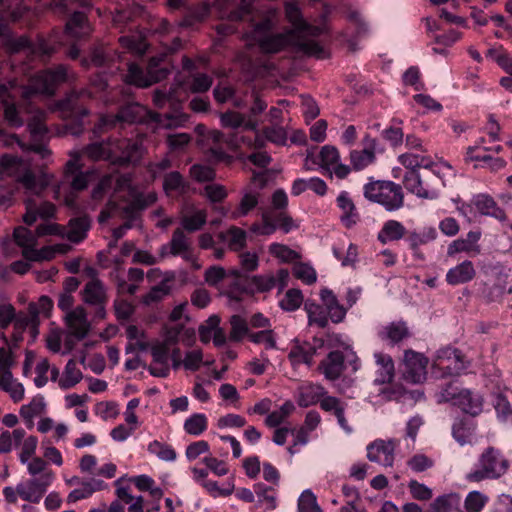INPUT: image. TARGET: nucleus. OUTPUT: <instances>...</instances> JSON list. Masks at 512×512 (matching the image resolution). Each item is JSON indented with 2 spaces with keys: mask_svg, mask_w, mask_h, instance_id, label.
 Returning <instances> with one entry per match:
<instances>
[{
  "mask_svg": "<svg viewBox=\"0 0 512 512\" xmlns=\"http://www.w3.org/2000/svg\"><path fill=\"white\" fill-rule=\"evenodd\" d=\"M275 12L268 10L266 16L255 22L252 14L246 17L251 21V37L255 40L260 49L265 53H277L287 47H291L296 53L316 61H323L330 57V51L318 41L307 37L303 31H286L268 35L274 26Z\"/></svg>",
  "mask_w": 512,
  "mask_h": 512,
  "instance_id": "1",
  "label": "nucleus"
},
{
  "mask_svg": "<svg viewBox=\"0 0 512 512\" xmlns=\"http://www.w3.org/2000/svg\"><path fill=\"white\" fill-rule=\"evenodd\" d=\"M105 195H109V201L99 215L101 223L107 221L117 210L130 213L144 209L156 201V194L153 191L141 193L133 188L132 180L128 175L104 176L93 189L92 198L101 200Z\"/></svg>",
  "mask_w": 512,
  "mask_h": 512,
  "instance_id": "2",
  "label": "nucleus"
},
{
  "mask_svg": "<svg viewBox=\"0 0 512 512\" xmlns=\"http://www.w3.org/2000/svg\"><path fill=\"white\" fill-rule=\"evenodd\" d=\"M66 76L63 66H58L55 71L44 70L30 79L28 86H19L16 80L10 81L8 85H0V103L4 105V117L7 123L14 128L23 125L16 107L9 102L17 95L23 98H30L32 94L52 95L58 83L64 81Z\"/></svg>",
  "mask_w": 512,
  "mask_h": 512,
  "instance_id": "3",
  "label": "nucleus"
},
{
  "mask_svg": "<svg viewBox=\"0 0 512 512\" xmlns=\"http://www.w3.org/2000/svg\"><path fill=\"white\" fill-rule=\"evenodd\" d=\"M254 138L251 139L247 136L235 133L228 139L224 138V134L218 130H211L205 135V140L212 143L214 146L209 149V159L214 162H230L231 157L227 155L217 145L221 142H226L234 148L246 146L248 148L259 149L265 145V141H270L276 145H285L287 142L286 130L281 126H271L263 130L262 134L256 129L253 131Z\"/></svg>",
  "mask_w": 512,
  "mask_h": 512,
  "instance_id": "4",
  "label": "nucleus"
},
{
  "mask_svg": "<svg viewBox=\"0 0 512 512\" xmlns=\"http://www.w3.org/2000/svg\"><path fill=\"white\" fill-rule=\"evenodd\" d=\"M78 153L80 157L83 154L94 161L109 160L117 164L135 163L142 157L144 146L142 138H137L135 140L92 143Z\"/></svg>",
  "mask_w": 512,
  "mask_h": 512,
  "instance_id": "5",
  "label": "nucleus"
},
{
  "mask_svg": "<svg viewBox=\"0 0 512 512\" xmlns=\"http://www.w3.org/2000/svg\"><path fill=\"white\" fill-rule=\"evenodd\" d=\"M0 38L8 52H25L27 55H33L43 61L55 53L57 46L62 44L57 33L48 39L41 38L36 43L30 42L24 36L14 38L7 26L6 15L3 11H0Z\"/></svg>",
  "mask_w": 512,
  "mask_h": 512,
  "instance_id": "6",
  "label": "nucleus"
},
{
  "mask_svg": "<svg viewBox=\"0 0 512 512\" xmlns=\"http://www.w3.org/2000/svg\"><path fill=\"white\" fill-rule=\"evenodd\" d=\"M193 66H182V70L176 78L175 89L166 97L164 94L157 93L154 101L159 107L164 106L166 101L180 102L186 98L187 93H202L212 86V78L206 74L194 72Z\"/></svg>",
  "mask_w": 512,
  "mask_h": 512,
  "instance_id": "7",
  "label": "nucleus"
},
{
  "mask_svg": "<svg viewBox=\"0 0 512 512\" xmlns=\"http://www.w3.org/2000/svg\"><path fill=\"white\" fill-rule=\"evenodd\" d=\"M0 174L5 177H12L21 183L30 195H39L49 183V177L42 175L36 177L30 171V164L17 157L4 155L0 158Z\"/></svg>",
  "mask_w": 512,
  "mask_h": 512,
  "instance_id": "8",
  "label": "nucleus"
},
{
  "mask_svg": "<svg viewBox=\"0 0 512 512\" xmlns=\"http://www.w3.org/2000/svg\"><path fill=\"white\" fill-rule=\"evenodd\" d=\"M439 402H452L460 407L467 416H477L480 407L477 394L470 389L459 387L455 384H449L443 389L439 396Z\"/></svg>",
  "mask_w": 512,
  "mask_h": 512,
  "instance_id": "9",
  "label": "nucleus"
},
{
  "mask_svg": "<svg viewBox=\"0 0 512 512\" xmlns=\"http://www.w3.org/2000/svg\"><path fill=\"white\" fill-rule=\"evenodd\" d=\"M82 163L80 162V154L76 152L70 153V159L66 163V177L73 176L70 182L71 192L64 196V203L69 207L75 206V192L84 190L94 176V171L81 172Z\"/></svg>",
  "mask_w": 512,
  "mask_h": 512,
  "instance_id": "10",
  "label": "nucleus"
},
{
  "mask_svg": "<svg viewBox=\"0 0 512 512\" xmlns=\"http://www.w3.org/2000/svg\"><path fill=\"white\" fill-rule=\"evenodd\" d=\"M13 238L16 244L22 249V255L29 261L49 260L53 258L55 250L52 247L36 249L37 234L29 229L19 226L15 228Z\"/></svg>",
  "mask_w": 512,
  "mask_h": 512,
  "instance_id": "11",
  "label": "nucleus"
},
{
  "mask_svg": "<svg viewBox=\"0 0 512 512\" xmlns=\"http://www.w3.org/2000/svg\"><path fill=\"white\" fill-rule=\"evenodd\" d=\"M161 256L167 255L180 256L188 262L195 270L202 267L198 257L194 253L190 238L184 233L183 229L178 228L173 232L170 242L161 247Z\"/></svg>",
  "mask_w": 512,
  "mask_h": 512,
  "instance_id": "12",
  "label": "nucleus"
},
{
  "mask_svg": "<svg viewBox=\"0 0 512 512\" xmlns=\"http://www.w3.org/2000/svg\"><path fill=\"white\" fill-rule=\"evenodd\" d=\"M262 222L251 226V231L258 235H271L280 228L284 233H289L299 227V223L284 211H280L275 219L269 210H264L261 215Z\"/></svg>",
  "mask_w": 512,
  "mask_h": 512,
  "instance_id": "13",
  "label": "nucleus"
},
{
  "mask_svg": "<svg viewBox=\"0 0 512 512\" xmlns=\"http://www.w3.org/2000/svg\"><path fill=\"white\" fill-rule=\"evenodd\" d=\"M432 366L444 376H453L466 369V361L458 350L447 347L437 351Z\"/></svg>",
  "mask_w": 512,
  "mask_h": 512,
  "instance_id": "14",
  "label": "nucleus"
},
{
  "mask_svg": "<svg viewBox=\"0 0 512 512\" xmlns=\"http://www.w3.org/2000/svg\"><path fill=\"white\" fill-rule=\"evenodd\" d=\"M428 358L422 353L406 350L403 357V378L413 384H420L427 376Z\"/></svg>",
  "mask_w": 512,
  "mask_h": 512,
  "instance_id": "15",
  "label": "nucleus"
},
{
  "mask_svg": "<svg viewBox=\"0 0 512 512\" xmlns=\"http://www.w3.org/2000/svg\"><path fill=\"white\" fill-rule=\"evenodd\" d=\"M144 108L137 103H128L120 112L111 117L103 115L98 125L95 127V133H101L111 128H116L121 123H133L142 119Z\"/></svg>",
  "mask_w": 512,
  "mask_h": 512,
  "instance_id": "16",
  "label": "nucleus"
},
{
  "mask_svg": "<svg viewBox=\"0 0 512 512\" xmlns=\"http://www.w3.org/2000/svg\"><path fill=\"white\" fill-rule=\"evenodd\" d=\"M127 75L128 81L139 87L150 86L162 79L168 74V69L161 66H129Z\"/></svg>",
  "mask_w": 512,
  "mask_h": 512,
  "instance_id": "17",
  "label": "nucleus"
},
{
  "mask_svg": "<svg viewBox=\"0 0 512 512\" xmlns=\"http://www.w3.org/2000/svg\"><path fill=\"white\" fill-rule=\"evenodd\" d=\"M398 443L394 439H377L367 446V458L383 467L393 466L395 449Z\"/></svg>",
  "mask_w": 512,
  "mask_h": 512,
  "instance_id": "18",
  "label": "nucleus"
},
{
  "mask_svg": "<svg viewBox=\"0 0 512 512\" xmlns=\"http://www.w3.org/2000/svg\"><path fill=\"white\" fill-rule=\"evenodd\" d=\"M321 171L345 178L350 173V167L341 162L340 153L335 146L324 145L319 151Z\"/></svg>",
  "mask_w": 512,
  "mask_h": 512,
  "instance_id": "19",
  "label": "nucleus"
},
{
  "mask_svg": "<svg viewBox=\"0 0 512 512\" xmlns=\"http://www.w3.org/2000/svg\"><path fill=\"white\" fill-rule=\"evenodd\" d=\"M254 0H215L221 18L231 21L244 20L253 13Z\"/></svg>",
  "mask_w": 512,
  "mask_h": 512,
  "instance_id": "20",
  "label": "nucleus"
},
{
  "mask_svg": "<svg viewBox=\"0 0 512 512\" xmlns=\"http://www.w3.org/2000/svg\"><path fill=\"white\" fill-rule=\"evenodd\" d=\"M508 468V462L502 458L500 452L494 448H488L482 454V479H495L503 475Z\"/></svg>",
  "mask_w": 512,
  "mask_h": 512,
  "instance_id": "21",
  "label": "nucleus"
},
{
  "mask_svg": "<svg viewBox=\"0 0 512 512\" xmlns=\"http://www.w3.org/2000/svg\"><path fill=\"white\" fill-rule=\"evenodd\" d=\"M376 146V140L366 135L363 139V149L350 152L351 165L355 170H362L374 163Z\"/></svg>",
  "mask_w": 512,
  "mask_h": 512,
  "instance_id": "22",
  "label": "nucleus"
},
{
  "mask_svg": "<svg viewBox=\"0 0 512 512\" xmlns=\"http://www.w3.org/2000/svg\"><path fill=\"white\" fill-rule=\"evenodd\" d=\"M52 308V302L47 296L40 297L38 303H33L29 305L28 313L26 314H18L16 318V326L35 327L37 323V319L40 316H48L50 309Z\"/></svg>",
  "mask_w": 512,
  "mask_h": 512,
  "instance_id": "23",
  "label": "nucleus"
},
{
  "mask_svg": "<svg viewBox=\"0 0 512 512\" xmlns=\"http://www.w3.org/2000/svg\"><path fill=\"white\" fill-rule=\"evenodd\" d=\"M49 479L50 475L48 474L45 482L36 480V478L21 482L17 485V493L25 501L38 503L51 485Z\"/></svg>",
  "mask_w": 512,
  "mask_h": 512,
  "instance_id": "24",
  "label": "nucleus"
},
{
  "mask_svg": "<svg viewBox=\"0 0 512 512\" xmlns=\"http://www.w3.org/2000/svg\"><path fill=\"white\" fill-rule=\"evenodd\" d=\"M66 325L72 334L77 339H83L90 328L86 312L83 307L78 306L65 314Z\"/></svg>",
  "mask_w": 512,
  "mask_h": 512,
  "instance_id": "25",
  "label": "nucleus"
},
{
  "mask_svg": "<svg viewBox=\"0 0 512 512\" xmlns=\"http://www.w3.org/2000/svg\"><path fill=\"white\" fill-rule=\"evenodd\" d=\"M162 340L171 346L181 341L186 346H191L195 340V330L186 328L182 323L167 325L162 332Z\"/></svg>",
  "mask_w": 512,
  "mask_h": 512,
  "instance_id": "26",
  "label": "nucleus"
},
{
  "mask_svg": "<svg viewBox=\"0 0 512 512\" xmlns=\"http://www.w3.org/2000/svg\"><path fill=\"white\" fill-rule=\"evenodd\" d=\"M476 430L477 422L474 417L465 416L453 425L452 435L461 446H464L476 442Z\"/></svg>",
  "mask_w": 512,
  "mask_h": 512,
  "instance_id": "27",
  "label": "nucleus"
},
{
  "mask_svg": "<svg viewBox=\"0 0 512 512\" xmlns=\"http://www.w3.org/2000/svg\"><path fill=\"white\" fill-rule=\"evenodd\" d=\"M387 211H396L404 204V195L400 185L386 181L378 201Z\"/></svg>",
  "mask_w": 512,
  "mask_h": 512,
  "instance_id": "28",
  "label": "nucleus"
},
{
  "mask_svg": "<svg viewBox=\"0 0 512 512\" xmlns=\"http://www.w3.org/2000/svg\"><path fill=\"white\" fill-rule=\"evenodd\" d=\"M285 13L289 22L294 26V29H291L290 31H303L307 37L314 40L315 37L322 33V28L317 26H310L303 20L301 12L296 4L287 3L285 6Z\"/></svg>",
  "mask_w": 512,
  "mask_h": 512,
  "instance_id": "29",
  "label": "nucleus"
},
{
  "mask_svg": "<svg viewBox=\"0 0 512 512\" xmlns=\"http://www.w3.org/2000/svg\"><path fill=\"white\" fill-rule=\"evenodd\" d=\"M325 394L326 390L323 386L306 382L297 388L295 398L300 407L306 408L318 404Z\"/></svg>",
  "mask_w": 512,
  "mask_h": 512,
  "instance_id": "30",
  "label": "nucleus"
},
{
  "mask_svg": "<svg viewBox=\"0 0 512 512\" xmlns=\"http://www.w3.org/2000/svg\"><path fill=\"white\" fill-rule=\"evenodd\" d=\"M403 183L407 191L423 199H436L438 191L423 185L420 174L417 170H410L404 175Z\"/></svg>",
  "mask_w": 512,
  "mask_h": 512,
  "instance_id": "31",
  "label": "nucleus"
},
{
  "mask_svg": "<svg viewBox=\"0 0 512 512\" xmlns=\"http://www.w3.org/2000/svg\"><path fill=\"white\" fill-rule=\"evenodd\" d=\"M336 203L341 210V223L346 228L355 226L360 217L350 194L347 191H341L336 198Z\"/></svg>",
  "mask_w": 512,
  "mask_h": 512,
  "instance_id": "32",
  "label": "nucleus"
},
{
  "mask_svg": "<svg viewBox=\"0 0 512 512\" xmlns=\"http://www.w3.org/2000/svg\"><path fill=\"white\" fill-rule=\"evenodd\" d=\"M220 319L216 316H210L205 323H203L199 327V336L200 340L203 343H208L210 340H213L215 346H222L225 341V333L219 327Z\"/></svg>",
  "mask_w": 512,
  "mask_h": 512,
  "instance_id": "33",
  "label": "nucleus"
},
{
  "mask_svg": "<svg viewBox=\"0 0 512 512\" xmlns=\"http://www.w3.org/2000/svg\"><path fill=\"white\" fill-rule=\"evenodd\" d=\"M55 206L50 202H41L39 205L31 198L26 200V213L23 220L27 225H32L36 219H48L54 216Z\"/></svg>",
  "mask_w": 512,
  "mask_h": 512,
  "instance_id": "34",
  "label": "nucleus"
},
{
  "mask_svg": "<svg viewBox=\"0 0 512 512\" xmlns=\"http://www.w3.org/2000/svg\"><path fill=\"white\" fill-rule=\"evenodd\" d=\"M182 229L188 232L200 230L207 220V212L195 206H186L181 212Z\"/></svg>",
  "mask_w": 512,
  "mask_h": 512,
  "instance_id": "35",
  "label": "nucleus"
},
{
  "mask_svg": "<svg viewBox=\"0 0 512 512\" xmlns=\"http://www.w3.org/2000/svg\"><path fill=\"white\" fill-rule=\"evenodd\" d=\"M91 32L92 28L86 15L82 12H74L66 23L64 35L72 38H83L90 35Z\"/></svg>",
  "mask_w": 512,
  "mask_h": 512,
  "instance_id": "36",
  "label": "nucleus"
},
{
  "mask_svg": "<svg viewBox=\"0 0 512 512\" xmlns=\"http://www.w3.org/2000/svg\"><path fill=\"white\" fill-rule=\"evenodd\" d=\"M46 403L44 397L41 395L35 396L28 404L22 405L19 411L26 427L32 429L34 427V420L45 413Z\"/></svg>",
  "mask_w": 512,
  "mask_h": 512,
  "instance_id": "37",
  "label": "nucleus"
},
{
  "mask_svg": "<svg viewBox=\"0 0 512 512\" xmlns=\"http://www.w3.org/2000/svg\"><path fill=\"white\" fill-rule=\"evenodd\" d=\"M378 336L381 340L394 345L409 337V330L403 321L392 322L381 326L378 330Z\"/></svg>",
  "mask_w": 512,
  "mask_h": 512,
  "instance_id": "38",
  "label": "nucleus"
},
{
  "mask_svg": "<svg viewBox=\"0 0 512 512\" xmlns=\"http://www.w3.org/2000/svg\"><path fill=\"white\" fill-rule=\"evenodd\" d=\"M375 362L378 366L375 384L390 383L394 377V362L390 355L377 352L374 354Z\"/></svg>",
  "mask_w": 512,
  "mask_h": 512,
  "instance_id": "39",
  "label": "nucleus"
},
{
  "mask_svg": "<svg viewBox=\"0 0 512 512\" xmlns=\"http://www.w3.org/2000/svg\"><path fill=\"white\" fill-rule=\"evenodd\" d=\"M0 390L6 392L15 403L24 399L25 388L14 378L11 371L6 370L0 374Z\"/></svg>",
  "mask_w": 512,
  "mask_h": 512,
  "instance_id": "40",
  "label": "nucleus"
},
{
  "mask_svg": "<svg viewBox=\"0 0 512 512\" xmlns=\"http://www.w3.org/2000/svg\"><path fill=\"white\" fill-rule=\"evenodd\" d=\"M306 190H312L317 195L323 196L327 191V185L324 180L318 177H312L309 179L297 178L294 180L291 187V194L293 196H299Z\"/></svg>",
  "mask_w": 512,
  "mask_h": 512,
  "instance_id": "41",
  "label": "nucleus"
},
{
  "mask_svg": "<svg viewBox=\"0 0 512 512\" xmlns=\"http://www.w3.org/2000/svg\"><path fill=\"white\" fill-rule=\"evenodd\" d=\"M476 275L475 268L470 261H463L459 265L448 270L446 281L450 285H458L466 283Z\"/></svg>",
  "mask_w": 512,
  "mask_h": 512,
  "instance_id": "42",
  "label": "nucleus"
},
{
  "mask_svg": "<svg viewBox=\"0 0 512 512\" xmlns=\"http://www.w3.org/2000/svg\"><path fill=\"white\" fill-rule=\"evenodd\" d=\"M106 487V484L99 479H91L81 483L79 488L72 490L67 496V502L69 504L77 501L87 499L93 495L96 491H100Z\"/></svg>",
  "mask_w": 512,
  "mask_h": 512,
  "instance_id": "43",
  "label": "nucleus"
},
{
  "mask_svg": "<svg viewBox=\"0 0 512 512\" xmlns=\"http://www.w3.org/2000/svg\"><path fill=\"white\" fill-rule=\"evenodd\" d=\"M22 464L26 465L28 474L33 478H36V480L45 482L46 475L48 474L50 475V484H52V482L55 479L54 472L49 468L47 461H45V459L41 457L34 456L32 458L27 459V462Z\"/></svg>",
  "mask_w": 512,
  "mask_h": 512,
  "instance_id": "44",
  "label": "nucleus"
},
{
  "mask_svg": "<svg viewBox=\"0 0 512 512\" xmlns=\"http://www.w3.org/2000/svg\"><path fill=\"white\" fill-rule=\"evenodd\" d=\"M398 161L410 170H417V168H432L433 160L429 155L420 151H408L399 155Z\"/></svg>",
  "mask_w": 512,
  "mask_h": 512,
  "instance_id": "45",
  "label": "nucleus"
},
{
  "mask_svg": "<svg viewBox=\"0 0 512 512\" xmlns=\"http://www.w3.org/2000/svg\"><path fill=\"white\" fill-rule=\"evenodd\" d=\"M221 125L225 128L237 129L242 127L244 131H256L257 122L245 120V117L235 111H228L220 115Z\"/></svg>",
  "mask_w": 512,
  "mask_h": 512,
  "instance_id": "46",
  "label": "nucleus"
},
{
  "mask_svg": "<svg viewBox=\"0 0 512 512\" xmlns=\"http://www.w3.org/2000/svg\"><path fill=\"white\" fill-rule=\"evenodd\" d=\"M479 234L475 232H470L467 234L466 238L457 239L453 241L449 246L447 253L449 256H452L459 252H465L468 254L477 253L478 252V241Z\"/></svg>",
  "mask_w": 512,
  "mask_h": 512,
  "instance_id": "47",
  "label": "nucleus"
},
{
  "mask_svg": "<svg viewBox=\"0 0 512 512\" xmlns=\"http://www.w3.org/2000/svg\"><path fill=\"white\" fill-rule=\"evenodd\" d=\"M343 355L338 351L329 353L328 357L322 362L321 369L324 376L329 380L337 379L343 370Z\"/></svg>",
  "mask_w": 512,
  "mask_h": 512,
  "instance_id": "48",
  "label": "nucleus"
},
{
  "mask_svg": "<svg viewBox=\"0 0 512 512\" xmlns=\"http://www.w3.org/2000/svg\"><path fill=\"white\" fill-rule=\"evenodd\" d=\"M119 43L121 47L136 56H142L148 47L145 36L140 32L121 36Z\"/></svg>",
  "mask_w": 512,
  "mask_h": 512,
  "instance_id": "49",
  "label": "nucleus"
},
{
  "mask_svg": "<svg viewBox=\"0 0 512 512\" xmlns=\"http://www.w3.org/2000/svg\"><path fill=\"white\" fill-rule=\"evenodd\" d=\"M406 232L402 223L396 220H388L383 224L382 229L378 233V240L385 244L391 241L400 240Z\"/></svg>",
  "mask_w": 512,
  "mask_h": 512,
  "instance_id": "50",
  "label": "nucleus"
},
{
  "mask_svg": "<svg viewBox=\"0 0 512 512\" xmlns=\"http://www.w3.org/2000/svg\"><path fill=\"white\" fill-rule=\"evenodd\" d=\"M258 202L259 192L246 190L242 195L238 207L231 212L229 217L231 219H238L240 217L248 215L249 212L252 211L258 205Z\"/></svg>",
  "mask_w": 512,
  "mask_h": 512,
  "instance_id": "51",
  "label": "nucleus"
},
{
  "mask_svg": "<svg viewBox=\"0 0 512 512\" xmlns=\"http://www.w3.org/2000/svg\"><path fill=\"white\" fill-rule=\"evenodd\" d=\"M315 353L316 347L308 343L295 345L289 352V359L293 365L304 363L310 366L312 364L313 356Z\"/></svg>",
  "mask_w": 512,
  "mask_h": 512,
  "instance_id": "52",
  "label": "nucleus"
},
{
  "mask_svg": "<svg viewBox=\"0 0 512 512\" xmlns=\"http://www.w3.org/2000/svg\"><path fill=\"white\" fill-rule=\"evenodd\" d=\"M288 275L289 274L287 270L281 269L277 272V279L271 275L255 276L252 279V283L258 291L266 292L276 286L277 280L280 282L281 287H283L286 283Z\"/></svg>",
  "mask_w": 512,
  "mask_h": 512,
  "instance_id": "53",
  "label": "nucleus"
},
{
  "mask_svg": "<svg viewBox=\"0 0 512 512\" xmlns=\"http://www.w3.org/2000/svg\"><path fill=\"white\" fill-rule=\"evenodd\" d=\"M461 497L457 493H449L437 497L430 505V512H452L460 505Z\"/></svg>",
  "mask_w": 512,
  "mask_h": 512,
  "instance_id": "54",
  "label": "nucleus"
},
{
  "mask_svg": "<svg viewBox=\"0 0 512 512\" xmlns=\"http://www.w3.org/2000/svg\"><path fill=\"white\" fill-rule=\"evenodd\" d=\"M82 379V372L74 360H69L65 366L62 377L59 379V386L62 389H69L78 384Z\"/></svg>",
  "mask_w": 512,
  "mask_h": 512,
  "instance_id": "55",
  "label": "nucleus"
},
{
  "mask_svg": "<svg viewBox=\"0 0 512 512\" xmlns=\"http://www.w3.org/2000/svg\"><path fill=\"white\" fill-rule=\"evenodd\" d=\"M345 249V243L343 241H339L337 245H334L332 248L333 255L337 258L342 266H350L356 263L358 259V248L353 243H349L346 250V255L343 256V251Z\"/></svg>",
  "mask_w": 512,
  "mask_h": 512,
  "instance_id": "56",
  "label": "nucleus"
},
{
  "mask_svg": "<svg viewBox=\"0 0 512 512\" xmlns=\"http://www.w3.org/2000/svg\"><path fill=\"white\" fill-rule=\"evenodd\" d=\"M208 427L207 416L203 413H194L189 416L183 425L185 432L189 435L199 436Z\"/></svg>",
  "mask_w": 512,
  "mask_h": 512,
  "instance_id": "57",
  "label": "nucleus"
},
{
  "mask_svg": "<svg viewBox=\"0 0 512 512\" xmlns=\"http://www.w3.org/2000/svg\"><path fill=\"white\" fill-rule=\"evenodd\" d=\"M305 310L310 325H317L323 328L328 324L327 310L319 304L307 301L305 303Z\"/></svg>",
  "mask_w": 512,
  "mask_h": 512,
  "instance_id": "58",
  "label": "nucleus"
},
{
  "mask_svg": "<svg viewBox=\"0 0 512 512\" xmlns=\"http://www.w3.org/2000/svg\"><path fill=\"white\" fill-rule=\"evenodd\" d=\"M105 298V289L97 279L90 280L84 289V301L90 304H101Z\"/></svg>",
  "mask_w": 512,
  "mask_h": 512,
  "instance_id": "59",
  "label": "nucleus"
},
{
  "mask_svg": "<svg viewBox=\"0 0 512 512\" xmlns=\"http://www.w3.org/2000/svg\"><path fill=\"white\" fill-rule=\"evenodd\" d=\"M89 228V221L87 218H77L70 221L65 235L72 242H79L84 239L86 232Z\"/></svg>",
  "mask_w": 512,
  "mask_h": 512,
  "instance_id": "60",
  "label": "nucleus"
},
{
  "mask_svg": "<svg viewBox=\"0 0 512 512\" xmlns=\"http://www.w3.org/2000/svg\"><path fill=\"white\" fill-rule=\"evenodd\" d=\"M221 238L233 251L242 249L246 244V232L240 228L232 227L221 233Z\"/></svg>",
  "mask_w": 512,
  "mask_h": 512,
  "instance_id": "61",
  "label": "nucleus"
},
{
  "mask_svg": "<svg viewBox=\"0 0 512 512\" xmlns=\"http://www.w3.org/2000/svg\"><path fill=\"white\" fill-rule=\"evenodd\" d=\"M295 410L293 402H284L279 409L269 413L265 419V424L268 427H277Z\"/></svg>",
  "mask_w": 512,
  "mask_h": 512,
  "instance_id": "62",
  "label": "nucleus"
},
{
  "mask_svg": "<svg viewBox=\"0 0 512 512\" xmlns=\"http://www.w3.org/2000/svg\"><path fill=\"white\" fill-rule=\"evenodd\" d=\"M93 64H109L115 61L123 62L126 59L108 47H96L91 55Z\"/></svg>",
  "mask_w": 512,
  "mask_h": 512,
  "instance_id": "63",
  "label": "nucleus"
},
{
  "mask_svg": "<svg viewBox=\"0 0 512 512\" xmlns=\"http://www.w3.org/2000/svg\"><path fill=\"white\" fill-rule=\"evenodd\" d=\"M45 112L42 110L33 111V115L28 122V129L34 140L42 139L47 133V127L44 124Z\"/></svg>",
  "mask_w": 512,
  "mask_h": 512,
  "instance_id": "64",
  "label": "nucleus"
}]
</instances>
